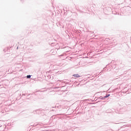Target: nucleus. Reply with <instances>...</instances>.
Returning <instances> with one entry per match:
<instances>
[{
	"mask_svg": "<svg viewBox=\"0 0 131 131\" xmlns=\"http://www.w3.org/2000/svg\"><path fill=\"white\" fill-rule=\"evenodd\" d=\"M73 76H74V78H78V77H80V76H79V75H78V74H74V75H73Z\"/></svg>",
	"mask_w": 131,
	"mask_h": 131,
	"instance_id": "1",
	"label": "nucleus"
},
{
	"mask_svg": "<svg viewBox=\"0 0 131 131\" xmlns=\"http://www.w3.org/2000/svg\"><path fill=\"white\" fill-rule=\"evenodd\" d=\"M31 77V76H30V75H28L27 76V78H30Z\"/></svg>",
	"mask_w": 131,
	"mask_h": 131,
	"instance_id": "2",
	"label": "nucleus"
},
{
	"mask_svg": "<svg viewBox=\"0 0 131 131\" xmlns=\"http://www.w3.org/2000/svg\"><path fill=\"white\" fill-rule=\"evenodd\" d=\"M110 96V94L106 95V96H105V98H108V97H109Z\"/></svg>",
	"mask_w": 131,
	"mask_h": 131,
	"instance_id": "3",
	"label": "nucleus"
}]
</instances>
